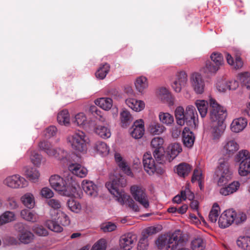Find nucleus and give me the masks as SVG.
Listing matches in <instances>:
<instances>
[{
    "instance_id": "obj_21",
    "label": "nucleus",
    "mask_w": 250,
    "mask_h": 250,
    "mask_svg": "<svg viewBox=\"0 0 250 250\" xmlns=\"http://www.w3.org/2000/svg\"><path fill=\"white\" fill-rule=\"evenodd\" d=\"M226 128V124H211L210 138L215 142L219 141Z\"/></svg>"
},
{
    "instance_id": "obj_9",
    "label": "nucleus",
    "mask_w": 250,
    "mask_h": 250,
    "mask_svg": "<svg viewBox=\"0 0 250 250\" xmlns=\"http://www.w3.org/2000/svg\"><path fill=\"white\" fill-rule=\"evenodd\" d=\"M3 184L9 188L13 189L26 188L28 186V181L23 176L15 174L6 176L3 180Z\"/></svg>"
},
{
    "instance_id": "obj_57",
    "label": "nucleus",
    "mask_w": 250,
    "mask_h": 250,
    "mask_svg": "<svg viewBox=\"0 0 250 250\" xmlns=\"http://www.w3.org/2000/svg\"><path fill=\"white\" fill-rule=\"evenodd\" d=\"M106 240L102 238L98 240L92 245L90 250H106Z\"/></svg>"
},
{
    "instance_id": "obj_5",
    "label": "nucleus",
    "mask_w": 250,
    "mask_h": 250,
    "mask_svg": "<svg viewBox=\"0 0 250 250\" xmlns=\"http://www.w3.org/2000/svg\"><path fill=\"white\" fill-rule=\"evenodd\" d=\"M208 103L211 108L209 116L211 124H225L227 116L225 108L211 97L209 98Z\"/></svg>"
},
{
    "instance_id": "obj_29",
    "label": "nucleus",
    "mask_w": 250,
    "mask_h": 250,
    "mask_svg": "<svg viewBox=\"0 0 250 250\" xmlns=\"http://www.w3.org/2000/svg\"><path fill=\"white\" fill-rule=\"evenodd\" d=\"M198 115L195 107L193 105H188L187 107L185 112V124L190 125L191 122H193L196 124V119H197Z\"/></svg>"
},
{
    "instance_id": "obj_6",
    "label": "nucleus",
    "mask_w": 250,
    "mask_h": 250,
    "mask_svg": "<svg viewBox=\"0 0 250 250\" xmlns=\"http://www.w3.org/2000/svg\"><path fill=\"white\" fill-rule=\"evenodd\" d=\"M234 160L238 164V173L242 177L250 174V153L246 149L240 150L235 156Z\"/></svg>"
},
{
    "instance_id": "obj_55",
    "label": "nucleus",
    "mask_w": 250,
    "mask_h": 250,
    "mask_svg": "<svg viewBox=\"0 0 250 250\" xmlns=\"http://www.w3.org/2000/svg\"><path fill=\"white\" fill-rule=\"evenodd\" d=\"M238 78L248 89H250V74L249 73H240L238 74Z\"/></svg>"
},
{
    "instance_id": "obj_19",
    "label": "nucleus",
    "mask_w": 250,
    "mask_h": 250,
    "mask_svg": "<svg viewBox=\"0 0 250 250\" xmlns=\"http://www.w3.org/2000/svg\"><path fill=\"white\" fill-rule=\"evenodd\" d=\"M182 151V146L179 144L176 143H171L166 148L164 157L166 161L170 162L174 160Z\"/></svg>"
},
{
    "instance_id": "obj_56",
    "label": "nucleus",
    "mask_w": 250,
    "mask_h": 250,
    "mask_svg": "<svg viewBox=\"0 0 250 250\" xmlns=\"http://www.w3.org/2000/svg\"><path fill=\"white\" fill-rule=\"evenodd\" d=\"M30 159L34 165L40 166L42 159V156L38 152L34 150L31 152Z\"/></svg>"
},
{
    "instance_id": "obj_34",
    "label": "nucleus",
    "mask_w": 250,
    "mask_h": 250,
    "mask_svg": "<svg viewBox=\"0 0 250 250\" xmlns=\"http://www.w3.org/2000/svg\"><path fill=\"white\" fill-rule=\"evenodd\" d=\"M192 167L188 164L182 163L175 167L174 171L181 177L187 176L190 172Z\"/></svg>"
},
{
    "instance_id": "obj_64",
    "label": "nucleus",
    "mask_w": 250,
    "mask_h": 250,
    "mask_svg": "<svg viewBox=\"0 0 250 250\" xmlns=\"http://www.w3.org/2000/svg\"><path fill=\"white\" fill-rule=\"evenodd\" d=\"M117 228L116 225L111 222L103 223L101 226V229L104 232H111L115 230Z\"/></svg>"
},
{
    "instance_id": "obj_46",
    "label": "nucleus",
    "mask_w": 250,
    "mask_h": 250,
    "mask_svg": "<svg viewBox=\"0 0 250 250\" xmlns=\"http://www.w3.org/2000/svg\"><path fill=\"white\" fill-rule=\"evenodd\" d=\"M175 116L176 123L180 126H183L185 124V112L184 109L182 106L177 107L175 110Z\"/></svg>"
},
{
    "instance_id": "obj_8",
    "label": "nucleus",
    "mask_w": 250,
    "mask_h": 250,
    "mask_svg": "<svg viewBox=\"0 0 250 250\" xmlns=\"http://www.w3.org/2000/svg\"><path fill=\"white\" fill-rule=\"evenodd\" d=\"M39 147L49 157L57 160H62L66 158L67 151L59 147H54L46 141H41L39 144Z\"/></svg>"
},
{
    "instance_id": "obj_30",
    "label": "nucleus",
    "mask_w": 250,
    "mask_h": 250,
    "mask_svg": "<svg viewBox=\"0 0 250 250\" xmlns=\"http://www.w3.org/2000/svg\"><path fill=\"white\" fill-rule=\"evenodd\" d=\"M183 142L185 146L191 147L193 145L195 137L193 133L188 128L185 127L182 133Z\"/></svg>"
},
{
    "instance_id": "obj_54",
    "label": "nucleus",
    "mask_w": 250,
    "mask_h": 250,
    "mask_svg": "<svg viewBox=\"0 0 250 250\" xmlns=\"http://www.w3.org/2000/svg\"><path fill=\"white\" fill-rule=\"evenodd\" d=\"M204 179L202 171L199 168H196L194 170L191 181L192 183L197 182L200 188H202V182Z\"/></svg>"
},
{
    "instance_id": "obj_4",
    "label": "nucleus",
    "mask_w": 250,
    "mask_h": 250,
    "mask_svg": "<svg viewBox=\"0 0 250 250\" xmlns=\"http://www.w3.org/2000/svg\"><path fill=\"white\" fill-rule=\"evenodd\" d=\"M67 143L76 153L84 154L87 150L89 139L83 131H79L69 135L67 138Z\"/></svg>"
},
{
    "instance_id": "obj_60",
    "label": "nucleus",
    "mask_w": 250,
    "mask_h": 250,
    "mask_svg": "<svg viewBox=\"0 0 250 250\" xmlns=\"http://www.w3.org/2000/svg\"><path fill=\"white\" fill-rule=\"evenodd\" d=\"M216 88L220 92H225L229 90L228 81L226 80H219L216 83Z\"/></svg>"
},
{
    "instance_id": "obj_49",
    "label": "nucleus",
    "mask_w": 250,
    "mask_h": 250,
    "mask_svg": "<svg viewBox=\"0 0 250 250\" xmlns=\"http://www.w3.org/2000/svg\"><path fill=\"white\" fill-rule=\"evenodd\" d=\"M26 176L29 180L33 183L38 182L41 177V173L39 170L32 168L26 171Z\"/></svg>"
},
{
    "instance_id": "obj_53",
    "label": "nucleus",
    "mask_w": 250,
    "mask_h": 250,
    "mask_svg": "<svg viewBox=\"0 0 250 250\" xmlns=\"http://www.w3.org/2000/svg\"><path fill=\"white\" fill-rule=\"evenodd\" d=\"M211 62L215 65L221 67L224 64V59L221 54L218 52H213L210 56Z\"/></svg>"
},
{
    "instance_id": "obj_10",
    "label": "nucleus",
    "mask_w": 250,
    "mask_h": 250,
    "mask_svg": "<svg viewBox=\"0 0 250 250\" xmlns=\"http://www.w3.org/2000/svg\"><path fill=\"white\" fill-rule=\"evenodd\" d=\"M143 163L145 171L150 176L161 175L164 173V169L157 164L150 152L144 154Z\"/></svg>"
},
{
    "instance_id": "obj_11",
    "label": "nucleus",
    "mask_w": 250,
    "mask_h": 250,
    "mask_svg": "<svg viewBox=\"0 0 250 250\" xmlns=\"http://www.w3.org/2000/svg\"><path fill=\"white\" fill-rule=\"evenodd\" d=\"M180 239L175 232L171 235L167 237H161L156 244L159 249L166 250H174L179 245Z\"/></svg>"
},
{
    "instance_id": "obj_48",
    "label": "nucleus",
    "mask_w": 250,
    "mask_h": 250,
    "mask_svg": "<svg viewBox=\"0 0 250 250\" xmlns=\"http://www.w3.org/2000/svg\"><path fill=\"white\" fill-rule=\"evenodd\" d=\"M110 70V65L106 63L100 65L95 73L97 78L100 80L104 79Z\"/></svg>"
},
{
    "instance_id": "obj_7",
    "label": "nucleus",
    "mask_w": 250,
    "mask_h": 250,
    "mask_svg": "<svg viewBox=\"0 0 250 250\" xmlns=\"http://www.w3.org/2000/svg\"><path fill=\"white\" fill-rule=\"evenodd\" d=\"M232 171L227 161H220L215 172V180L219 186L225 185L230 180Z\"/></svg>"
},
{
    "instance_id": "obj_47",
    "label": "nucleus",
    "mask_w": 250,
    "mask_h": 250,
    "mask_svg": "<svg viewBox=\"0 0 250 250\" xmlns=\"http://www.w3.org/2000/svg\"><path fill=\"white\" fill-rule=\"evenodd\" d=\"M68 208L73 212L79 213L82 210V206L80 202L74 198H70L67 202Z\"/></svg>"
},
{
    "instance_id": "obj_12",
    "label": "nucleus",
    "mask_w": 250,
    "mask_h": 250,
    "mask_svg": "<svg viewBox=\"0 0 250 250\" xmlns=\"http://www.w3.org/2000/svg\"><path fill=\"white\" fill-rule=\"evenodd\" d=\"M191 87L197 95L203 94L206 89L205 82L202 75L198 72L191 73L189 77Z\"/></svg>"
},
{
    "instance_id": "obj_61",
    "label": "nucleus",
    "mask_w": 250,
    "mask_h": 250,
    "mask_svg": "<svg viewBox=\"0 0 250 250\" xmlns=\"http://www.w3.org/2000/svg\"><path fill=\"white\" fill-rule=\"evenodd\" d=\"M164 140L160 137H155L151 141V146L153 148H163Z\"/></svg>"
},
{
    "instance_id": "obj_50",
    "label": "nucleus",
    "mask_w": 250,
    "mask_h": 250,
    "mask_svg": "<svg viewBox=\"0 0 250 250\" xmlns=\"http://www.w3.org/2000/svg\"><path fill=\"white\" fill-rule=\"evenodd\" d=\"M33 233L40 237H45L48 235V230L42 225L35 224L32 227Z\"/></svg>"
},
{
    "instance_id": "obj_13",
    "label": "nucleus",
    "mask_w": 250,
    "mask_h": 250,
    "mask_svg": "<svg viewBox=\"0 0 250 250\" xmlns=\"http://www.w3.org/2000/svg\"><path fill=\"white\" fill-rule=\"evenodd\" d=\"M130 191L134 200L139 203L145 208H147L149 207V204L148 198L142 187L133 185L130 187Z\"/></svg>"
},
{
    "instance_id": "obj_23",
    "label": "nucleus",
    "mask_w": 250,
    "mask_h": 250,
    "mask_svg": "<svg viewBox=\"0 0 250 250\" xmlns=\"http://www.w3.org/2000/svg\"><path fill=\"white\" fill-rule=\"evenodd\" d=\"M248 125V120L243 117H239L233 120L230 125V129L232 132L239 133L242 131Z\"/></svg>"
},
{
    "instance_id": "obj_26",
    "label": "nucleus",
    "mask_w": 250,
    "mask_h": 250,
    "mask_svg": "<svg viewBox=\"0 0 250 250\" xmlns=\"http://www.w3.org/2000/svg\"><path fill=\"white\" fill-rule=\"evenodd\" d=\"M126 104L135 112L142 111L145 107V103L142 100L129 98L125 100Z\"/></svg>"
},
{
    "instance_id": "obj_31",
    "label": "nucleus",
    "mask_w": 250,
    "mask_h": 250,
    "mask_svg": "<svg viewBox=\"0 0 250 250\" xmlns=\"http://www.w3.org/2000/svg\"><path fill=\"white\" fill-rule=\"evenodd\" d=\"M220 67L215 65L209 60L205 62L204 65L202 67L201 72L207 75L215 74L220 69Z\"/></svg>"
},
{
    "instance_id": "obj_32",
    "label": "nucleus",
    "mask_w": 250,
    "mask_h": 250,
    "mask_svg": "<svg viewBox=\"0 0 250 250\" xmlns=\"http://www.w3.org/2000/svg\"><path fill=\"white\" fill-rule=\"evenodd\" d=\"M20 201L25 207L28 208H34L36 204L34 195L31 192H26L23 194L20 198Z\"/></svg>"
},
{
    "instance_id": "obj_22",
    "label": "nucleus",
    "mask_w": 250,
    "mask_h": 250,
    "mask_svg": "<svg viewBox=\"0 0 250 250\" xmlns=\"http://www.w3.org/2000/svg\"><path fill=\"white\" fill-rule=\"evenodd\" d=\"M136 90L139 93L144 94L148 87V80L146 77L141 75L137 77L134 81Z\"/></svg>"
},
{
    "instance_id": "obj_39",
    "label": "nucleus",
    "mask_w": 250,
    "mask_h": 250,
    "mask_svg": "<svg viewBox=\"0 0 250 250\" xmlns=\"http://www.w3.org/2000/svg\"><path fill=\"white\" fill-rule=\"evenodd\" d=\"M20 215L24 220L31 223L37 222L39 220V216L35 211L27 209H22L21 211Z\"/></svg>"
},
{
    "instance_id": "obj_38",
    "label": "nucleus",
    "mask_w": 250,
    "mask_h": 250,
    "mask_svg": "<svg viewBox=\"0 0 250 250\" xmlns=\"http://www.w3.org/2000/svg\"><path fill=\"white\" fill-rule=\"evenodd\" d=\"M94 150L97 154L103 157L107 156L110 152L109 147L104 142H97L93 146Z\"/></svg>"
},
{
    "instance_id": "obj_3",
    "label": "nucleus",
    "mask_w": 250,
    "mask_h": 250,
    "mask_svg": "<svg viewBox=\"0 0 250 250\" xmlns=\"http://www.w3.org/2000/svg\"><path fill=\"white\" fill-rule=\"evenodd\" d=\"M220 208L217 203H214L208 214V220L212 223H216L219 228L226 229L233 223L229 209L224 210L220 215Z\"/></svg>"
},
{
    "instance_id": "obj_18",
    "label": "nucleus",
    "mask_w": 250,
    "mask_h": 250,
    "mask_svg": "<svg viewBox=\"0 0 250 250\" xmlns=\"http://www.w3.org/2000/svg\"><path fill=\"white\" fill-rule=\"evenodd\" d=\"M130 136L135 139L141 138L145 133V124L142 119L135 121L129 130Z\"/></svg>"
},
{
    "instance_id": "obj_15",
    "label": "nucleus",
    "mask_w": 250,
    "mask_h": 250,
    "mask_svg": "<svg viewBox=\"0 0 250 250\" xmlns=\"http://www.w3.org/2000/svg\"><path fill=\"white\" fill-rule=\"evenodd\" d=\"M239 149V146L235 140L227 139L222 143L220 153L226 157H229Z\"/></svg>"
},
{
    "instance_id": "obj_63",
    "label": "nucleus",
    "mask_w": 250,
    "mask_h": 250,
    "mask_svg": "<svg viewBox=\"0 0 250 250\" xmlns=\"http://www.w3.org/2000/svg\"><path fill=\"white\" fill-rule=\"evenodd\" d=\"M205 245L201 238H197L192 242V250H204Z\"/></svg>"
},
{
    "instance_id": "obj_52",
    "label": "nucleus",
    "mask_w": 250,
    "mask_h": 250,
    "mask_svg": "<svg viewBox=\"0 0 250 250\" xmlns=\"http://www.w3.org/2000/svg\"><path fill=\"white\" fill-rule=\"evenodd\" d=\"M45 225L48 229L55 232H60L63 230L62 227L53 220H47Z\"/></svg>"
},
{
    "instance_id": "obj_35",
    "label": "nucleus",
    "mask_w": 250,
    "mask_h": 250,
    "mask_svg": "<svg viewBox=\"0 0 250 250\" xmlns=\"http://www.w3.org/2000/svg\"><path fill=\"white\" fill-rule=\"evenodd\" d=\"M57 121L61 125L66 126L70 125L71 120L68 110L64 109L58 113L57 115Z\"/></svg>"
},
{
    "instance_id": "obj_42",
    "label": "nucleus",
    "mask_w": 250,
    "mask_h": 250,
    "mask_svg": "<svg viewBox=\"0 0 250 250\" xmlns=\"http://www.w3.org/2000/svg\"><path fill=\"white\" fill-rule=\"evenodd\" d=\"M150 133L154 135H159L166 130V128L160 123L158 122L152 123L148 127Z\"/></svg>"
},
{
    "instance_id": "obj_16",
    "label": "nucleus",
    "mask_w": 250,
    "mask_h": 250,
    "mask_svg": "<svg viewBox=\"0 0 250 250\" xmlns=\"http://www.w3.org/2000/svg\"><path fill=\"white\" fill-rule=\"evenodd\" d=\"M137 240V236L131 232L122 235L119 239V247L123 250H131Z\"/></svg>"
},
{
    "instance_id": "obj_27",
    "label": "nucleus",
    "mask_w": 250,
    "mask_h": 250,
    "mask_svg": "<svg viewBox=\"0 0 250 250\" xmlns=\"http://www.w3.org/2000/svg\"><path fill=\"white\" fill-rule=\"evenodd\" d=\"M229 211L233 224L234 223L238 225L246 221L247 215L244 212L240 210H235L232 208H229Z\"/></svg>"
},
{
    "instance_id": "obj_62",
    "label": "nucleus",
    "mask_w": 250,
    "mask_h": 250,
    "mask_svg": "<svg viewBox=\"0 0 250 250\" xmlns=\"http://www.w3.org/2000/svg\"><path fill=\"white\" fill-rule=\"evenodd\" d=\"M181 195L183 196V200H192L194 198V194L190 190L189 185H187L185 189L181 191Z\"/></svg>"
},
{
    "instance_id": "obj_45",
    "label": "nucleus",
    "mask_w": 250,
    "mask_h": 250,
    "mask_svg": "<svg viewBox=\"0 0 250 250\" xmlns=\"http://www.w3.org/2000/svg\"><path fill=\"white\" fill-rule=\"evenodd\" d=\"M120 119L122 127H126L129 123L132 121V116L127 110L123 109L120 114Z\"/></svg>"
},
{
    "instance_id": "obj_40",
    "label": "nucleus",
    "mask_w": 250,
    "mask_h": 250,
    "mask_svg": "<svg viewBox=\"0 0 250 250\" xmlns=\"http://www.w3.org/2000/svg\"><path fill=\"white\" fill-rule=\"evenodd\" d=\"M158 118L162 125L167 126H171L174 123L173 116L168 112H160L158 114Z\"/></svg>"
},
{
    "instance_id": "obj_36",
    "label": "nucleus",
    "mask_w": 250,
    "mask_h": 250,
    "mask_svg": "<svg viewBox=\"0 0 250 250\" xmlns=\"http://www.w3.org/2000/svg\"><path fill=\"white\" fill-rule=\"evenodd\" d=\"M94 103L105 111L110 110L113 106L112 99L107 97L98 98L95 100Z\"/></svg>"
},
{
    "instance_id": "obj_25",
    "label": "nucleus",
    "mask_w": 250,
    "mask_h": 250,
    "mask_svg": "<svg viewBox=\"0 0 250 250\" xmlns=\"http://www.w3.org/2000/svg\"><path fill=\"white\" fill-rule=\"evenodd\" d=\"M95 133L103 139L109 138L111 135L109 125L107 124L96 125L94 129Z\"/></svg>"
},
{
    "instance_id": "obj_24",
    "label": "nucleus",
    "mask_w": 250,
    "mask_h": 250,
    "mask_svg": "<svg viewBox=\"0 0 250 250\" xmlns=\"http://www.w3.org/2000/svg\"><path fill=\"white\" fill-rule=\"evenodd\" d=\"M34 234L29 229L23 228L20 230L18 235V240L22 244H28L33 241Z\"/></svg>"
},
{
    "instance_id": "obj_33",
    "label": "nucleus",
    "mask_w": 250,
    "mask_h": 250,
    "mask_svg": "<svg viewBox=\"0 0 250 250\" xmlns=\"http://www.w3.org/2000/svg\"><path fill=\"white\" fill-rule=\"evenodd\" d=\"M114 157L116 162L124 172L128 176H133V173L130 167L121 155L118 153H116Z\"/></svg>"
},
{
    "instance_id": "obj_37",
    "label": "nucleus",
    "mask_w": 250,
    "mask_h": 250,
    "mask_svg": "<svg viewBox=\"0 0 250 250\" xmlns=\"http://www.w3.org/2000/svg\"><path fill=\"white\" fill-rule=\"evenodd\" d=\"M240 184L238 181H234L227 186L222 188L220 190L221 194L227 196L237 191L239 188Z\"/></svg>"
},
{
    "instance_id": "obj_20",
    "label": "nucleus",
    "mask_w": 250,
    "mask_h": 250,
    "mask_svg": "<svg viewBox=\"0 0 250 250\" xmlns=\"http://www.w3.org/2000/svg\"><path fill=\"white\" fill-rule=\"evenodd\" d=\"M81 185L83 189L88 197L94 198L98 196L99 191L98 187L92 181L83 180Z\"/></svg>"
},
{
    "instance_id": "obj_51",
    "label": "nucleus",
    "mask_w": 250,
    "mask_h": 250,
    "mask_svg": "<svg viewBox=\"0 0 250 250\" xmlns=\"http://www.w3.org/2000/svg\"><path fill=\"white\" fill-rule=\"evenodd\" d=\"M237 245L243 250H250V238L248 236L239 237L237 240Z\"/></svg>"
},
{
    "instance_id": "obj_44",
    "label": "nucleus",
    "mask_w": 250,
    "mask_h": 250,
    "mask_svg": "<svg viewBox=\"0 0 250 250\" xmlns=\"http://www.w3.org/2000/svg\"><path fill=\"white\" fill-rule=\"evenodd\" d=\"M16 219L14 212L6 211L0 215V226L14 221Z\"/></svg>"
},
{
    "instance_id": "obj_17",
    "label": "nucleus",
    "mask_w": 250,
    "mask_h": 250,
    "mask_svg": "<svg viewBox=\"0 0 250 250\" xmlns=\"http://www.w3.org/2000/svg\"><path fill=\"white\" fill-rule=\"evenodd\" d=\"M71 122L76 126L86 128L89 126L91 120L84 112H79L72 116Z\"/></svg>"
},
{
    "instance_id": "obj_2",
    "label": "nucleus",
    "mask_w": 250,
    "mask_h": 250,
    "mask_svg": "<svg viewBox=\"0 0 250 250\" xmlns=\"http://www.w3.org/2000/svg\"><path fill=\"white\" fill-rule=\"evenodd\" d=\"M126 185V180L124 178L114 175L110 176V180L106 184V187L113 198L121 205L126 203L129 198V196L122 188Z\"/></svg>"
},
{
    "instance_id": "obj_43",
    "label": "nucleus",
    "mask_w": 250,
    "mask_h": 250,
    "mask_svg": "<svg viewBox=\"0 0 250 250\" xmlns=\"http://www.w3.org/2000/svg\"><path fill=\"white\" fill-rule=\"evenodd\" d=\"M226 58L228 64L233 69H240L243 65V62L239 57H236L235 60H234L229 54L227 53Z\"/></svg>"
},
{
    "instance_id": "obj_1",
    "label": "nucleus",
    "mask_w": 250,
    "mask_h": 250,
    "mask_svg": "<svg viewBox=\"0 0 250 250\" xmlns=\"http://www.w3.org/2000/svg\"><path fill=\"white\" fill-rule=\"evenodd\" d=\"M49 182L52 188L64 196L73 195L78 187V183L69 172L63 173L62 176L53 175L49 178Z\"/></svg>"
},
{
    "instance_id": "obj_58",
    "label": "nucleus",
    "mask_w": 250,
    "mask_h": 250,
    "mask_svg": "<svg viewBox=\"0 0 250 250\" xmlns=\"http://www.w3.org/2000/svg\"><path fill=\"white\" fill-rule=\"evenodd\" d=\"M40 195L42 198L50 199L54 196V193L52 190L48 187L42 188L40 191Z\"/></svg>"
},
{
    "instance_id": "obj_14",
    "label": "nucleus",
    "mask_w": 250,
    "mask_h": 250,
    "mask_svg": "<svg viewBox=\"0 0 250 250\" xmlns=\"http://www.w3.org/2000/svg\"><path fill=\"white\" fill-rule=\"evenodd\" d=\"M188 75L185 71H180L175 74L174 80L171 83V87L176 93H179L183 88L188 84Z\"/></svg>"
},
{
    "instance_id": "obj_28",
    "label": "nucleus",
    "mask_w": 250,
    "mask_h": 250,
    "mask_svg": "<svg viewBox=\"0 0 250 250\" xmlns=\"http://www.w3.org/2000/svg\"><path fill=\"white\" fill-rule=\"evenodd\" d=\"M68 169L72 174L80 178L85 177L88 173L85 167L77 163L71 164L69 166Z\"/></svg>"
},
{
    "instance_id": "obj_59",
    "label": "nucleus",
    "mask_w": 250,
    "mask_h": 250,
    "mask_svg": "<svg viewBox=\"0 0 250 250\" xmlns=\"http://www.w3.org/2000/svg\"><path fill=\"white\" fill-rule=\"evenodd\" d=\"M156 94L159 98L162 100H165L167 98L170 94L169 90L166 87H161L156 91Z\"/></svg>"
},
{
    "instance_id": "obj_41",
    "label": "nucleus",
    "mask_w": 250,
    "mask_h": 250,
    "mask_svg": "<svg viewBox=\"0 0 250 250\" xmlns=\"http://www.w3.org/2000/svg\"><path fill=\"white\" fill-rule=\"evenodd\" d=\"M200 115L202 118L206 116L208 110V103L204 100H197L195 102Z\"/></svg>"
}]
</instances>
